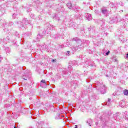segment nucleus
Here are the masks:
<instances>
[{"label":"nucleus","instance_id":"f257e3e1","mask_svg":"<svg viewBox=\"0 0 128 128\" xmlns=\"http://www.w3.org/2000/svg\"><path fill=\"white\" fill-rule=\"evenodd\" d=\"M94 86H95V88L96 90H98V92H100L102 94H104L106 92V86L104 84H102L100 82H97L95 84H94Z\"/></svg>","mask_w":128,"mask_h":128},{"label":"nucleus","instance_id":"f03ea898","mask_svg":"<svg viewBox=\"0 0 128 128\" xmlns=\"http://www.w3.org/2000/svg\"><path fill=\"white\" fill-rule=\"evenodd\" d=\"M29 24L30 21L28 20L27 18H24L22 22L19 21L16 22V24L18 28H26V26Z\"/></svg>","mask_w":128,"mask_h":128},{"label":"nucleus","instance_id":"7ed1b4c3","mask_svg":"<svg viewBox=\"0 0 128 128\" xmlns=\"http://www.w3.org/2000/svg\"><path fill=\"white\" fill-rule=\"evenodd\" d=\"M66 6L68 8H70V10L72 8V10H76V6H75L72 7V3L70 2H68L66 4Z\"/></svg>","mask_w":128,"mask_h":128},{"label":"nucleus","instance_id":"20e7f679","mask_svg":"<svg viewBox=\"0 0 128 128\" xmlns=\"http://www.w3.org/2000/svg\"><path fill=\"white\" fill-rule=\"evenodd\" d=\"M40 86L44 88H46L48 84L46 82V80H42L40 81Z\"/></svg>","mask_w":128,"mask_h":128},{"label":"nucleus","instance_id":"39448f33","mask_svg":"<svg viewBox=\"0 0 128 128\" xmlns=\"http://www.w3.org/2000/svg\"><path fill=\"white\" fill-rule=\"evenodd\" d=\"M86 122L88 124V126H92V119H88L86 121Z\"/></svg>","mask_w":128,"mask_h":128},{"label":"nucleus","instance_id":"423d86ee","mask_svg":"<svg viewBox=\"0 0 128 128\" xmlns=\"http://www.w3.org/2000/svg\"><path fill=\"white\" fill-rule=\"evenodd\" d=\"M85 18H86L87 20H92V15L90 14H88L85 16Z\"/></svg>","mask_w":128,"mask_h":128},{"label":"nucleus","instance_id":"0eeeda50","mask_svg":"<svg viewBox=\"0 0 128 128\" xmlns=\"http://www.w3.org/2000/svg\"><path fill=\"white\" fill-rule=\"evenodd\" d=\"M73 40L76 42H78V44H82V40L78 38H74Z\"/></svg>","mask_w":128,"mask_h":128},{"label":"nucleus","instance_id":"6e6552de","mask_svg":"<svg viewBox=\"0 0 128 128\" xmlns=\"http://www.w3.org/2000/svg\"><path fill=\"white\" fill-rule=\"evenodd\" d=\"M82 48V47H80V46L78 45V46L76 47H74L72 48V50L76 51V50H80Z\"/></svg>","mask_w":128,"mask_h":128},{"label":"nucleus","instance_id":"1a4fd4ad","mask_svg":"<svg viewBox=\"0 0 128 128\" xmlns=\"http://www.w3.org/2000/svg\"><path fill=\"white\" fill-rule=\"evenodd\" d=\"M124 114L125 120H128V112H125Z\"/></svg>","mask_w":128,"mask_h":128},{"label":"nucleus","instance_id":"9d476101","mask_svg":"<svg viewBox=\"0 0 128 128\" xmlns=\"http://www.w3.org/2000/svg\"><path fill=\"white\" fill-rule=\"evenodd\" d=\"M102 12L103 14H108V10L106 9H103L102 10Z\"/></svg>","mask_w":128,"mask_h":128},{"label":"nucleus","instance_id":"9b49d317","mask_svg":"<svg viewBox=\"0 0 128 128\" xmlns=\"http://www.w3.org/2000/svg\"><path fill=\"white\" fill-rule=\"evenodd\" d=\"M102 120H103L104 122V124H106V122H108V120H109V118L108 117H106V118H102Z\"/></svg>","mask_w":128,"mask_h":128},{"label":"nucleus","instance_id":"f8f14e48","mask_svg":"<svg viewBox=\"0 0 128 128\" xmlns=\"http://www.w3.org/2000/svg\"><path fill=\"white\" fill-rule=\"evenodd\" d=\"M71 64H74V66H78V62L76 60L71 62Z\"/></svg>","mask_w":128,"mask_h":128},{"label":"nucleus","instance_id":"ddd939ff","mask_svg":"<svg viewBox=\"0 0 128 128\" xmlns=\"http://www.w3.org/2000/svg\"><path fill=\"white\" fill-rule=\"evenodd\" d=\"M5 50H6V54L10 53V48H5Z\"/></svg>","mask_w":128,"mask_h":128},{"label":"nucleus","instance_id":"4468645a","mask_svg":"<svg viewBox=\"0 0 128 128\" xmlns=\"http://www.w3.org/2000/svg\"><path fill=\"white\" fill-rule=\"evenodd\" d=\"M112 100L110 98H108V100L107 102H106V106H110V101Z\"/></svg>","mask_w":128,"mask_h":128},{"label":"nucleus","instance_id":"2eb2a0df","mask_svg":"<svg viewBox=\"0 0 128 128\" xmlns=\"http://www.w3.org/2000/svg\"><path fill=\"white\" fill-rule=\"evenodd\" d=\"M48 30H54V26L52 25H49L48 27Z\"/></svg>","mask_w":128,"mask_h":128},{"label":"nucleus","instance_id":"dca6fc26","mask_svg":"<svg viewBox=\"0 0 128 128\" xmlns=\"http://www.w3.org/2000/svg\"><path fill=\"white\" fill-rule=\"evenodd\" d=\"M124 96H128V90H124Z\"/></svg>","mask_w":128,"mask_h":128},{"label":"nucleus","instance_id":"f3484780","mask_svg":"<svg viewBox=\"0 0 128 128\" xmlns=\"http://www.w3.org/2000/svg\"><path fill=\"white\" fill-rule=\"evenodd\" d=\"M54 38L56 40H58L60 38V36L58 34H56V36H54Z\"/></svg>","mask_w":128,"mask_h":128},{"label":"nucleus","instance_id":"a211bd4d","mask_svg":"<svg viewBox=\"0 0 128 128\" xmlns=\"http://www.w3.org/2000/svg\"><path fill=\"white\" fill-rule=\"evenodd\" d=\"M38 38V40H37V41L38 42V40H40V38H42V36H40V34H38V36H37Z\"/></svg>","mask_w":128,"mask_h":128},{"label":"nucleus","instance_id":"6ab92c4d","mask_svg":"<svg viewBox=\"0 0 128 128\" xmlns=\"http://www.w3.org/2000/svg\"><path fill=\"white\" fill-rule=\"evenodd\" d=\"M12 18H16V14H13Z\"/></svg>","mask_w":128,"mask_h":128},{"label":"nucleus","instance_id":"aec40b11","mask_svg":"<svg viewBox=\"0 0 128 128\" xmlns=\"http://www.w3.org/2000/svg\"><path fill=\"white\" fill-rule=\"evenodd\" d=\"M22 78H23V80H28V77L24 78V76H23Z\"/></svg>","mask_w":128,"mask_h":128},{"label":"nucleus","instance_id":"412c9836","mask_svg":"<svg viewBox=\"0 0 128 128\" xmlns=\"http://www.w3.org/2000/svg\"><path fill=\"white\" fill-rule=\"evenodd\" d=\"M119 4H120V6H124V3H122V2H120L119 3Z\"/></svg>","mask_w":128,"mask_h":128},{"label":"nucleus","instance_id":"4be33fe9","mask_svg":"<svg viewBox=\"0 0 128 128\" xmlns=\"http://www.w3.org/2000/svg\"><path fill=\"white\" fill-rule=\"evenodd\" d=\"M59 48H64V44L60 45Z\"/></svg>","mask_w":128,"mask_h":128},{"label":"nucleus","instance_id":"5701e85b","mask_svg":"<svg viewBox=\"0 0 128 128\" xmlns=\"http://www.w3.org/2000/svg\"><path fill=\"white\" fill-rule=\"evenodd\" d=\"M52 62H56V60H54V59H52Z\"/></svg>","mask_w":128,"mask_h":128},{"label":"nucleus","instance_id":"b1692460","mask_svg":"<svg viewBox=\"0 0 128 128\" xmlns=\"http://www.w3.org/2000/svg\"><path fill=\"white\" fill-rule=\"evenodd\" d=\"M106 56H108V54H110V50H108L106 53Z\"/></svg>","mask_w":128,"mask_h":128},{"label":"nucleus","instance_id":"393cba45","mask_svg":"<svg viewBox=\"0 0 128 128\" xmlns=\"http://www.w3.org/2000/svg\"><path fill=\"white\" fill-rule=\"evenodd\" d=\"M2 57L0 55V62H2Z\"/></svg>","mask_w":128,"mask_h":128},{"label":"nucleus","instance_id":"a878e982","mask_svg":"<svg viewBox=\"0 0 128 128\" xmlns=\"http://www.w3.org/2000/svg\"><path fill=\"white\" fill-rule=\"evenodd\" d=\"M32 36V32H29L28 34V36Z\"/></svg>","mask_w":128,"mask_h":128},{"label":"nucleus","instance_id":"bb28decb","mask_svg":"<svg viewBox=\"0 0 128 128\" xmlns=\"http://www.w3.org/2000/svg\"><path fill=\"white\" fill-rule=\"evenodd\" d=\"M44 34H50V32H48L47 31V30H46L45 31Z\"/></svg>","mask_w":128,"mask_h":128},{"label":"nucleus","instance_id":"cd10ccee","mask_svg":"<svg viewBox=\"0 0 128 128\" xmlns=\"http://www.w3.org/2000/svg\"><path fill=\"white\" fill-rule=\"evenodd\" d=\"M90 66H94V62L90 64Z\"/></svg>","mask_w":128,"mask_h":128},{"label":"nucleus","instance_id":"c85d7f7f","mask_svg":"<svg viewBox=\"0 0 128 128\" xmlns=\"http://www.w3.org/2000/svg\"><path fill=\"white\" fill-rule=\"evenodd\" d=\"M6 39H7L8 40H10V36H8L6 37Z\"/></svg>","mask_w":128,"mask_h":128},{"label":"nucleus","instance_id":"c756f323","mask_svg":"<svg viewBox=\"0 0 128 128\" xmlns=\"http://www.w3.org/2000/svg\"><path fill=\"white\" fill-rule=\"evenodd\" d=\"M68 54H66L67 56H70V51L67 52Z\"/></svg>","mask_w":128,"mask_h":128},{"label":"nucleus","instance_id":"7c9ffc66","mask_svg":"<svg viewBox=\"0 0 128 128\" xmlns=\"http://www.w3.org/2000/svg\"><path fill=\"white\" fill-rule=\"evenodd\" d=\"M56 18V15H54V17H53V18H54H54Z\"/></svg>","mask_w":128,"mask_h":128},{"label":"nucleus","instance_id":"2f4dec72","mask_svg":"<svg viewBox=\"0 0 128 128\" xmlns=\"http://www.w3.org/2000/svg\"><path fill=\"white\" fill-rule=\"evenodd\" d=\"M66 44L67 46H69V44H70V43L68 42H66Z\"/></svg>","mask_w":128,"mask_h":128},{"label":"nucleus","instance_id":"473e14b6","mask_svg":"<svg viewBox=\"0 0 128 128\" xmlns=\"http://www.w3.org/2000/svg\"><path fill=\"white\" fill-rule=\"evenodd\" d=\"M95 12H97V14H98V11H96V10H95Z\"/></svg>","mask_w":128,"mask_h":128},{"label":"nucleus","instance_id":"72a5a7b5","mask_svg":"<svg viewBox=\"0 0 128 128\" xmlns=\"http://www.w3.org/2000/svg\"><path fill=\"white\" fill-rule=\"evenodd\" d=\"M3 42H6V39H4Z\"/></svg>","mask_w":128,"mask_h":128},{"label":"nucleus","instance_id":"f704fd0d","mask_svg":"<svg viewBox=\"0 0 128 128\" xmlns=\"http://www.w3.org/2000/svg\"><path fill=\"white\" fill-rule=\"evenodd\" d=\"M2 40H0V44H2Z\"/></svg>","mask_w":128,"mask_h":128},{"label":"nucleus","instance_id":"c9c22d12","mask_svg":"<svg viewBox=\"0 0 128 128\" xmlns=\"http://www.w3.org/2000/svg\"><path fill=\"white\" fill-rule=\"evenodd\" d=\"M74 128H78V126H77V125H76Z\"/></svg>","mask_w":128,"mask_h":128},{"label":"nucleus","instance_id":"e433bc0d","mask_svg":"<svg viewBox=\"0 0 128 128\" xmlns=\"http://www.w3.org/2000/svg\"><path fill=\"white\" fill-rule=\"evenodd\" d=\"M52 108H54V106H51Z\"/></svg>","mask_w":128,"mask_h":128},{"label":"nucleus","instance_id":"4c0bfd02","mask_svg":"<svg viewBox=\"0 0 128 128\" xmlns=\"http://www.w3.org/2000/svg\"><path fill=\"white\" fill-rule=\"evenodd\" d=\"M126 58H128V54H126Z\"/></svg>","mask_w":128,"mask_h":128},{"label":"nucleus","instance_id":"58836bf2","mask_svg":"<svg viewBox=\"0 0 128 128\" xmlns=\"http://www.w3.org/2000/svg\"><path fill=\"white\" fill-rule=\"evenodd\" d=\"M92 98H94V100H96V97H92Z\"/></svg>","mask_w":128,"mask_h":128},{"label":"nucleus","instance_id":"ea45409f","mask_svg":"<svg viewBox=\"0 0 128 128\" xmlns=\"http://www.w3.org/2000/svg\"><path fill=\"white\" fill-rule=\"evenodd\" d=\"M13 127L14 128H16V126H13Z\"/></svg>","mask_w":128,"mask_h":128},{"label":"nucleus","instance_id":"a19ab883","mask_svg":"<svg viewBox=\"0 0 128 128\" xmlns=\"http://www.w3.org/2000/svg\"><path fill=\"white\" fill-rule=\"evenodd\" d=\"M121 106L122 108H124V106Z\"/></svg>","mask_w":128,"mask_h":128},{"label":"nucleus","instance_id":"79ce46f5","mask_svg":"<svg viewBox=\"0 0 128 128\" xmlns=\"http://www.w3.org/2000/svg\"><path fill=\"white\" fill-rule=\"evenodd\" d=\"M106 76H108V75H106Z\"/></svg>","mask_w":128,"mask_h":128}]
</instances>
